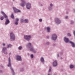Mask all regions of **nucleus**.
<instances>
[{"label": "nucleus", "mask_w": 75, "mask_h": 75, "mask_svg": "<svg viewBox=\"0 0 75 75\" xmlns=\"http://www.w3.org/2000/svg\"><path fill=\"white\" fill-rule=\"evenodd\" d=\"M13 10H14V12L15 13H18L20 12V10L17 9L15 7H13Z\"/></svg>", "instance_id": "nucleus-11"}, {"label": "nucleus", "mask_w": 75, "mask_h": 75, "mask_svg": "<svg viewBox=\"0 0 75 75\" xmlns=\"http://www.w3.org/2000/svg\"><path fill=\"white\" fill-rule=\"evenodd\" d=\"M64 42L66 43H68V42H69L71 44V46L72 47H75V44L72 42L69 41L68 38L66 37H64Z\"/></svg>", "instance_id": "nucleus-1"}, {"label": "nucleus", "mask_w": 75, "mask_h": 75, "mask_svg": "<svg viewBox=\"0 0 75 75\" xmlns=\"http://www.w3.org/2000/svg\"><path fill=\"white\" fill-rule=\"evenodd\" d=\"M52 65L53 67H57V66L58 65L57 61L56 60L54 61L52 63Z\"/></svg>", "instance_id": "nucleus-10"}, {"label": "nucleus", "mask_w": 75, "mask_h": 75, "mask_svg": "<svg viewBox=\"0 0 75 75\" xmlns=\"http://www.w3.org/2000/svg\"><path fill=\"white\" fill-rule=\"evenodd\" d=\"M16 59L17 61H21V56L18 55L16 56Z\"/></svg>", "instance_id": "nucleus-13"}, {"label": "nucleus", "mask_w": 75, "mask_h": 75, "mask_svg": "<svg viewBox=\"0 0 75 75\" xmlns=\"http://www.w3.org/2000/svg\"><path fill=\"white\" fill-rule=\"evenodd\" d=\"M10 38L11 41H14L15 40V35L13 33H11L10 34Z\"/></svg>", "instance_id": "nucleus-3"}, {"label": "nucleus", "mask_w": 75, "mask_h": 75, "mask_svg": "<svg viewBox=\"0 0 75 75\" xmlns=\"http://www.w3.org/2000/svg\"><path fill=\"white\" fill-rule=\"evenodd\" d=\"M9 54H11V53H9Z\"/></svg>", "instance_id": "nucleus-44"}, {"label": "nucleus", "mask_w": 75, "mask_h": 75, "mask_svg": "<svg viewBox=\"0 0 75 75\" xmlns=\"http://www.w3.org/2000/svg\"><path fill=\"white\" fill-rule=\"evenodd\" d=\"M19 20V19L18 18H17L16 19V21L15 23V24L16 25H17V24H18V22Z\"/></svg>", "instance_id": "nucleus-16"}, {"label": "nucleus", "mask_w": 75, "mask_h": 75, "mask_svg": "<svg viewBox=\"0 0 75 75\" xmlns=\"http://www.w3.org/2000/svg\"><path fill=\"white\" fill-rule=\"evenodd\" d=\"M67 35L69 36H71V34H70V33H68L67 34Z\"/></svg>", "instance_id": "nucleus-30"}, {"label": "nucleus", "mask_w": 75, "mask_h": 75, "mask_svg": "<svg viewBox=\"0 0 75 75\" xmlns=\"http://www.w3.org/2000/svg\"><path fill=\"white\" fill-rule=\"evenodd\" d=\"M73 11H75V10H74Z\"/></svg>", "instance_id": "nucleus-43"}, {"label": "nucleus", "mask_w": 75, "mask_h": 75, "mask_svg": "<svg viewBox=\"0 0 75 75\" xmlns=\"http://www.w3.org/2000/svg\"><path fill=\"white\" fill-rule=\"evenodd\" d=\"M6 50H7V49H6V47H4L3 48L2 51L5 54H7V52H6Z\"/></svg>", "instance_id": "nucleus-12"}, {"label": "nucleus", "mask_w": 75, "mask_h": 75, "mask_svg": "<svg viewBox=\"0 0 75 75\" xmlns=\"http://www.w3.org/2000/svg\"><path fill=\"white\" fill-rule=\"evenodd\" d=\"M1 68H3V66H1Z\"/></svg>", "instance_id": "nucleus-40"}, {"label": "nucleus", "mask_w": 75, "mask_h": 75, "mask_svg": "<svg viewBox=\"0 0 75 75\" xmlns=\"http://www.w3.org/2000/svg\"><path fill=\"white\" fill-rule=\"evenodd\" d=\"M50 38V37L49 36H47V38Z\"/></svg>", "instance_id": "nucleus-39"}, {"label": "nucleus", "mask_w": 75, "mask_h": 75, "mask_svg": "<svg viewBox=\"0 0 75 75\" xmlns=\"http://www.w3.org/2000/svg\"><path fill=\"white\" fill-rule=\"evenodd\" d=\"M0 19L1 20H3V19H4V17L3 16H2L1 18Z\"/></svg>", "instance_id": "nucleus-26"}, {"label": "nucleus", "mask_w": 75, "mask_h": 75, "mask_svg": "<svg viewBox=\"0 0 75 75\" xmlns=\"http://www.w3.org/2000/svg\"><path fill=\"white\" fill-rule=\"evenodd\" d=\"M40 61L41 62H44V58L41 57L40 58Z\"/></svg>", "instance_id": "nucleus-18"}, {"label": "nucleus", "mask_w": 75, "mask_h": 75, "mask_svg": "<svg viewBox=\"0 0 75 75\" xmlns=\"http://www.w3.org/2000/svg\"><path fill=\"white\" fill-rule=\"evenodd\" d=\"M9 23H10V21H9L8 19V18L6 19V21L5 23V24L6 25H7V24H8Z\"/></svg>", "instance_id": "nucleus-15"}, {"label": "nucleus", "mask_w": 75, "mask_h": 75, "mask_svg": "<svg viewBox=\"0 0 75 75\" xmlns=\"http://www.w3.org/2000/svg\"><path fill=\"white\" fill-rule=\"evenodd\" d=\"M7 66L9 67H11V59H10V57H9L8 58V64L7 65Z\"/></svg>", "instance_id": "nucleus-9"}, {"label": "nucleus", "mask_w": 75, "mask_h": 75, "mask_svg": "<svg viewBox=\"0 0 75 75\" xmlns=\"http://www.w3.org/2000/svg\"><path fill=\"white\" fill-rule=\"evenodd\" d=\"M46 44L47 45H49V44H50V43L49 42H46Z\"/></svg>", "instance_id": "nucleus-32"}, {"label": "nucleus", "mask_w": 75, "mask_h": 75, "mask_svg": "<svg viewBox=\"0 0 75 75\" xmlns=\"http://www.w3.org/2000/svg\"><path fill=\"white\" fill-rule=\"evenodd\" d=\"M2 72V70H0V73H1Z\"/></svg>", "instance_id": "nucleus-38"}, {"label": "nucleus", "mask_w": 75, "mask_h": 75, "mask_svg": "<svg viewBox=\"0 0 75 75\" xmlns=\"http://www.w3.org/2000/svg\"><path fill=\"white\" fill-rule=\"evenodd\" d=\"M2 45H3V46H4V45H5V44L4 43L2 44Z\"/></svg>", "instance_id": "nucleus-37"}, {"label": "nucleus", "mask_w": 75, "mask_h": 75, "mask_svg": "<svg viewBox=\"0 0 75 75\" xmlns=\"http://www.w3.org/2000/svg\"><path fill=\"white\" fill-rule=\"evenodd\" d=\"M28 48H30V50L31 51L33 52L34 53L36 52L35 50L33 48V47L31 46V44L30 43H29L28 44V45L26 46Z\"/></svg>", "instance_id": "nucleus-2"}, {"label": "nucleus", "mask_w": 75, "mask_h": 75, "mask_svg": "<svg viewBox=\"0 0 75 75\" xmlns=\"http://www.w3.org/2000/svg\"><path fill=\"white\" fill-rule=\"evenodd\" d=\"M11 47H12V45L10 44H8L6 46V47L8 48H11Z\"/></svg>", "instance_id": "nucleus-19"}, {"label": "nucleus", "mask_w": 75, "mask_h": 75, "mask_svg": "<svg viewBox=\"0 0 75 75\" xmlns=\"http://www.w3.org/2000/svg\"><path fill=\"white\" fill-rule=\"evenodd\" d=\"M11 16L12 18H14V15H13V14L11 15Z\"/></svg>", "instance_id": "nucleus-25"}, {"label": "nucleus", "mask_w": 75, "mask_h": 75, "mask_svg": "<svg viewBox=\"0 0 75 75\" xmlns=\"http://www.w3.org/2000/svg\"><path fill=\"white\" fill-rule=\"evenodd\" d=\"M26 6L27 9L29 10L31 7V4L29 2H28L26 4Z\"/></svg>", "instance_id": "nucleus-5"}, {"label": "nucleus", "mask_w": 75, "mask_h": 75, "mask_svg": "<svg viewBox=\"0 0 75 75\" xmlns=\"http://www.w3.org/2000/svg\"><path fill=\"white\" fill-rule=\"evenodd\" d=\"M10 69L12 71V73L13 75H14V70H13V69L11 67L10 68Z\"/></svg>", "instance_id": "nucleus-20"}, {"label": "nucleus", "mask_w": 75, "mask_h": 75, "mask_svg": "<svg viewBox=\"0 0 75 75\" xmlns=\"http://www.w3.org/2000/svg\"><path fill=\"white\" fill-rule=\"evenodd\" d=\"M73 23H74V21H71V24H73Z\"/></svg>", "instance_id": "nucleus-33"}, {"label": "nucleus", "mask_w": 75, "mask_h": 75, "mask_svg": "<svg viewBox=\"0 0 75 75\" xmlns=\"http://www.w3.org/2000/svg\"><path fill=\"white\" fill-rule=\"evenodd\" d=\"M48 9L49 10H51L52 9V8L51 7H49Z\"/></svg>", "instance_id": "nucleus-31"}, {"label": "nucleus", "mask_w": 75, "mask_h": 75, "mask_svg": "<svg viewBox=\"0 0 75 75\" xmlns=\"http://www.w3.org/2000/svg\"><path fill=\"white\" fill-rule=\"evenodd\" d=\"M51 71V67H50L49 70V72H50Z\"/></svg>", "instance_id": "nucleus-24"}, {"label": "nucleus", "mask_w": 75, "mask_h": 75, "mask_svg": "<svg viewBox=\"0 0 75 75\" xmlns=\"http://www.w3.org/2000/svg\"><path fill=\"white\" fill-rule=\"evenodd\" d=\"M59 56V55H58V54H57V57H58V56Z\"/></svg>", "instance_id": "nucleus-41"}, {"label": "nucleus", "mask_w": 75, "mask_h": 75, "mask_svg": "<svg viewBox=\"0 0 75 75\" xmlns=\"http://www.w3.org/2000/svg\"><path fill=\"white\" fill-rule=\"evenodd\" d=\"M57 35L55 34H53L52 36V40H56L57 39Z\"/></svg>", "instance_id": "nucleus-7"}, {"label": "nucleus", "mask_w": 75, "mask_h": 75, "mask_svg": "<svg viewBox=\"0 0 75 75\" xmlns=\"http://www.w3.org/2000/svg\"><path fill=\"white\" fill-rule=\"evenodd\" d=\"M50 30H51V29L50 27H47V32H50Z\"/></svg>", "instance_id": "nucleus-17"}, {"label": "nucleus", "mask_w": 75, "mask_h": 75, "mask_svg": "<svg viewBox=\"0 0 75 75\" xmlns=\"http://www.w3.org/2000/svg\"><path fill=\"white\" fill-rule=\"evenodd\" d=\"M50 6H51V7H52L53 5H52V4H50Z\"/></svg>", "instance_id": "nucleus-34"}, {"label": "nucleus", "mask_w": 75, "mask_h": 75, "mask_svg": "<svg viewBox=\"0 0 75 75\" xmlns=\"http://www.w3.org/2000/svg\"><path fill=\"white\" fill-rule=\"evenodd\" d=\"M65 18H68V16H66L65 17Z\"/></svg>", "instance_id": "nucleus-36"}, {"label": "nucleus", "mask_w": 75, "mask_h": 75, "mask_svg": "<svg viewBox=\"0 0 75 75\" xmlns=\"http://www.w3.org/2000/svg\"><path fill=\"white\" fill-rule=\"evenodd\" d=\"M74 67V65L71 64L70 65V68H73Z\"/></svg>", "instance_id": "nucleus-21"}, {"label": "nucleus", "mask_w": 75, "mask_h": 75, "mask_svg": "<svg viewBox=\"0 0 75 75\" xmlns=\"http://www.w3.org/2000/svg\"><path fill=\"white\" fill-rule=\"evenodd\" d=\"M21 22H22V23H24V21L23 19H22L21 20Z\"/></svg>", "instance_id": "nucleus-29"}, {"label": "nucleus", "mask_w": 75, "mask_h": 75, "mask_svg": "<svg viewBox=\"0 0 75 75\" xmlns=\"http://www.w3.org/2000/svg\"><path fill=\"white\" fill-rule=\"evenodd\" d=\"M21 71H24V69H21Z\"/></svg>", "instance_id": "nucleus-35"}, {"label": "nucleus", "mask_w": 75, "mask_h": 75, "mask_svg": "<svg viewBox=\"0 0 75 75\" xmlns=\"http://www.w3.org/2000/svg\"><path fill=\"white\" fill-rule=\"evenodd\" d=\"M13 0V1H14V0Z\"/></svg>", "instance_id": "nucleus-45"}, {"label": "nucleus", "mask_w": 75, "mask_h": 75, "mask_svg": "<svg viewBox=\"0 0 75 75\" xmlns=\"http://www.w3.org/2000/svg\"><path fill=\"white\" fill-rule=\"evenodd\" d=\"M31 37L30 35H25L24 36V38L26 41H30Z\"/></svg>", "instance_id": "nucleus-4"}, {"label": "nucleus", "mask_w": 75, "mask_h": 75, "mask_svg": "<svg viewBox=\"0 0 75 75\" xmlns=\"http://www.w3.org/2000/svg\"><path fill=\"white\" fill-rule=\"evenodd\" d=\"M24 22H25L26 23H27L28 22V20L27 19H26L25 20Z\"/></svg>", "instance_id": "nucleus-22"}, {"label": "nucleus", "mask_w": 75, "mask_h": 75, "mask_svg": "<svg viewBox=\"0 0 75 75\" xmlns=\"http://www.w3.org/2000/svg\"><path fill=\"white\" fill-rule=\"evenodd\" d=\"M30 57L31 58H33L34 57V56L33 55V54H32L30 55Z\"/></svg>", "instance_id": "nucleus-27"}, {"label": "nucleus", "mask_w": 75, "mask_h": 75, "mask_svg": "<svg viewBox=\"0 0 75 75\" xmlns=\"http://www.w3.org/2000/svg\"><path fill=\"white\" fill-rule=\"evenodd\" d=\"M22 48V46H20L18 47V50H21Z\"/></svg>", "instance_id": "nucleus-23"}, {"label": "nucleus", "mask_w": 75, "mask_h": 75, "mask_svg": "<svg viewBox=\"0 0 75 75\" xmlns=\"http://www.w3.org/2000/svg\"><path fill=\"white\" fill-rule=\"evenodd\" d=\"M54 22L57 24H59L61 23V21L58 18H56L54 19Z\"/></svg>", "instance_id": "nucleus-6"}, {"label": "nucleus", "mask_w": 75, "mask_h": 75, "mask_svg": "<svg viewBox=\"0 0 75 75\" xmlns=\"http://www.w3.org/2000/svg\"><path fill=\"white\" fill-rule=\"evenodd\" d=\"M1 14L3 15V16L5 17V18H7V16L4 13L3 11H1Z\"/></svg>", "instance_id": "nucleus-14"}, {"label": "nucleus", "mask_w": 75, "mask_h": 75, "mask_svg": "<svg viewBox=\"0 0 75 75\" xmlns=\"http://www.w3.org/2000/svg\"><path fill=\"white\" fill-rule=\"evenodd\" d=\"M21 5L22 6V7H23L25 5V1L24 0H21Z\"/></svg>", "instance_id": "nucleus-8"}, {"label": "nucleus", "mask_w": 75, "mask_h": 75, "mask_svg": "<svg viewBox=\"0 0 75 75\" xmlns=\"http://www.w3.org/2000/svg\"><path fill=\"white\" fill-rule=\"evenodd\" d=\"M48 75H51L50 74H48Z\"/></svg>", "instance_id": "nucleus-42"}, {"label": "nucleus", "mask_w": 75, "mask_h": 75, "mask_svg": "<svg viewBox=\"0 0 75 75\" xmlns=\"http://www.w3.org/2000/svg\"><path fill=\"white\" fill-rule=\"evenodd\" d=\"M39 21L40 22H41L42 21V19H40L39 20Z\"/></svg>", "instance_id": "nucleus-28"}]
</instances>
